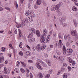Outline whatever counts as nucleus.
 I'll list each match as a JSON object with an SVG mask.
<instances>
[{
	"label": "nucleus",
	"instance_id": "obj_49",
	"mask_svg": "<svg viewBox=\"0 0 78 78\" xmlns=\"http://www.w3.org/2000/svg\"><path fill=\"white\" fill-rule=\"evenodd\" d=\"M30 72L29 71V70L28 69H26V74L27 75L28 73H29Z\"/></svg>",
	"mask_w": 78,
	"mask_h": 78
},
{
	"label": "nucleus",
	"instance_id": "obj_5",
	"mask_svg": "<svg viewBox=\"0 0 78 78\" xmlns=\"http://www.w3.org/2000/svg\"><path fill=\"white\" fill-rule=\"evenodd\" d=\"M10 71V68H9L7 69V68L5 67L4 68V73H5L6 74L8 73H9V71Z\"/></svg>",
	"mask_w": 78,
	"mask_h": 78
},
{
	"label": "nucleus",
	"instance_id": "obj_48",
	"mask_svg": "<svg viewBox=\"0 0 78 78\" xmlns=\"http://www.w3.org/2000/svg\"><path fill=\"white\" fill-rule=\"evenodd\" d=\"M19 47L20 48H22V43H20L19 44Z\"/></svg>",
	"mask_w": 78,
	"mask_h": 78
},
{
	"label": "nucleus",
	"instance_id": "obj_55",
	"mask_svg": "<svg viewBox=\"0 0 78 78\" xmlns=\"http://www.w3.org/2000/svg\"><path fill=\"white\" fill-rule=\"evenodd\" d=\"M5 9H7V10H8V11H10V8H9L8 7H5Z\"/></svg>",
	"mask_w": 78,
	"mask_h": 78
},
{
	"label": "nucleus",
	"instance_id": "obj_62",
	"mask_svg": "<svg viewBox=\"0 0 78 78\" xmlns=\"http://www.w3.org/2000/svg\"><path fill=\"white\" fill-rule=\"evenodd\" d=\"M63 4H62V3L61 2H60L59 3V5H59V6H62V5Z\"/></svg>",
	"mask_w": 78,
	"mask_h": 78
},
{
	"label": "nucleus",
	"instance_id": "obj_56",
	"mask_svg": "<svg viewBox=\"0 0 78 78\" xmlns=\"http://www.w3.org/2000/svg\"><path fill=\"white\" fill-rule=\"evenodd\" d=\"M63 53L64 55L66 54V50L63 51Z\"/></svg>",
	"mask_w": 78,
	"mask_h": 78
},
{
	"label": "nucleus",
	"instance_id": "obj_37",
	"mask_svg": "<svg viewBox=\"0 0 78 78\" xmlns=\"http://www.w3.org/2000/svg\"><path fill=\"white\" fill-rule=\"evenodd\" d=\"M50 77L49 74H47L45 76V78H48Z\"/></svg>",
	"mask_w": 78,
	"mask_h": 78
},
{
	"label": "nucleus",
	"instance_id": "obj_20",
	"mask_svg": "<svg viewBox=\"0 0 78 78\" xmlns=\"http://www.w3.org/2000/svg\"><path fill=\"white\" fill-rule=\"evenodd\" d=\"M68 52L69 53H72L73 52V50L72 49H67Z\"/></svg>",
	"mask_w": 78,
	"mask_h": 78
},
{
	"label": "nucleus",
	"instance_id": "obj_15",
	"mask_svg": "<svg viewBox=\"0 0 78 78\" xmlns=\"http://www.w3.org/2000/svg\"><path fill=\"white\" fill-rule=\"evenodd\" d=\"M33 36V33H30L29 35H28V38H31Z\"/></svg>",
	"mask_w": 78,
	"mask_h": 78
},
{
	"label": "nucleus",
	"instance_id": "obj_36",
	"mask_svg": "<svg viewBox=\"0 0 78 78\" xmlns=\"http://www.w3.org/2000/svg\"><path fill=\"white\" fill-rule=\"evenodd\" d=\"M15 7H16V9H17L18 8V5L17 4V2H15Z\"/></svg>",
	"mask_w": 78,
	"mask_h": 78
},
{
	"label": "nucleus",
	"instance_id": "obj_44",
	"mask_svg": "<svg viewBox=\"0 0 78 78\" xmlns=\"http://www.w3.org/2000/svg\"><path fill=\"white\" fill-rule=\"evenodd\" d=\"M65 67H62L61 68V70L62 72H64V70H65Z\"/></svg>",
	"mask_w": 78,
	"mask_h": 78
},
{
	"label": "nucleus",
	"instance_id": "obj_63",
	"mask_svg": "<svg viewBox=\"0 0 78 78\" xmlns=\"http://www.w3.org/2000/svg\"><path fill=\"white\" fill-rule=\"evenodd\" d=\"M14 32V33H15V34H17V29L15 30Z\"/></svg>",
	"mask_w": 78,
	"mask_h": 78
},
{
	"label": "nucleus",
	"instance_id": "obj_52",
	"mask_svg": "<svg viewBox=\"0 0 78 78\" xmlns=\"http://www.w3.org/2000/svg\"><path fill=\"white\" fill-rule=\"evenodd\" d=\"M28 62H30V63H31L32 64L33 63V60H29L28 61Z\"/></svg>",
	"mask_w": 78,
	"mask_h": 78
},
{
	"label": "nucleus",
	"instance_id": "obj_19",
	"mask_svg": "<svg viewBox=\"0 0 78 78\" xmlns=\"http://www.w3.org/2000/svg\"><path fill=\"white\" fill-rule=\"evenodd\" d=\"M58 35L59 39H61L62 38V35L61 34V33H58Z\"/></svg>",
	"mask_w": 78,
	"mask_h": 78
},
{
	"label": "nucleus",
	"instance_id": "obj_11",
	"mask_svg": "<svg viewBox=\"0 0 78 78\" xmlns=\"http://www.w3.org/2000/svg\"><path fill=\"white\" fill-rule=\"evenodd\" d=\"M68 61L70 62V63H72V62H73V60L72 58H70V57L68 58Z\"/></svg>",
	"mask_w": 78,
	"mask_h": 78
},
{
	"label": "nucleus",
	"instance_id": "obj_38",
	"mask_svg": "<svg viewBox=\"0 0 78 78\" xmlns=\"http://www.w3.org/2000/svg\"><path fill=\"white\" fill-rule=\"evenodd\" d=\"M20 70H21V72H22V73H25V69H23L21 68V69H20Z\"/></svg>",
	"mask_w": 78,
	"mask_h": 78
},
{
	"label": "nucleus",
	"instance_id": "obj_22",
	"mask_svg": "<svg viewBox=\"0 0 78 78\" xmlns=\"http://www.w3.org/2000/svg\"><path fill=\"white\" fill-rule=\"evenodd\" d=\"M31 53L30 52L27 51L26 52V55L27 56H31Z\"/></svg>",
	"mask_w": 78,
	"mask_h": 78
},
{
	"label": "nucleus",
	"instance_id": "obj_9",
	"mask_svg": "<svg viewBox=\"0 0 78 78\" xmlns=\"http://www.w3.org/2000/svg\"><path fill=\"white\" fill-rule=\"evenodd\" d=\"M45 38H41L40 41L43 45H44V44H45Z\"/></svg>",
	"mask_w": 78,
	"mask_h": 78
},
{
	"label": "nucleus",
	"instance_id": "obj_16",
	"mask_svg": "<svg viewBox=\"0 0 78 78\" xmlns=\"http://www.w3.org/2000/svg\"><path fill=\"white\" fill-rule=\"evenodd\" d=\"M35 41V38H31L29 40V41L30 42H34Z\"/></svg>",
	"mask_w": 78,
	"mask_h": 78
},
{
	"label": "nucleus",
	"instance_id": "obj_30",
	"mask_svg": "<svg viewBox=\"0 0 78 78\" xmlns=\"http://www.w3.org/2000/svg\"><path fill=\"white\" fill-rule=\"evenodd\" d=\"M50 38L48 37L46 39V43L48 44L50 42Z\"/></svg>",
	"mask_w": 78,
	"mask_h": 78
},
{
	"label": "nucleus",
	"instance_id": "obj_61",
	"mask_svg": "<svg viewBox=\"0 0 78 78\" xmlns=\"http://www.w3.org/2000/svg\"><path fill=\"white\" fill-rule=\"evenodd\" d=\"M63 65L64 66V67H67V64H66V63H64L63 64Z\"/></svg>",
	"mask_w": 78,
	"mask_h": 78
},
{
	"label": "nucleus",
	"instance_id": "obj_14",
	"mask_svg": "<svg viewBox=\"0 0 78 78\" xmlns=\"http://www.w3.org/2000/svg\"><path fill=\"white\" fill-rule=\"evenodd\" d=\"M72 10L74 11H78V9H77V8L75 6H73L72 8Z\"/></svg>",
	"mask_w": 78,
	"mask_h": 78
},
{
	"label": "nucleus",
	"instance_id": "obj_58",
	"mask_svg": "<svg viewBox=\"0 0 78 78\" xmlns=\"http://www.w3.org/2000/svg\"><path fill=\"white\" fill-rule=\"evenodd\" d=\"M28 7L29 9H31V5H30V3L28 4Z\"/></svg>",
	"mask_w": 78,
	"mask_h": 78
},
{
	"label": "nucleus",
	"instance_id": "obj_54",
	"mask_svg": "<svg viewBox=\"0 0 78 78\" xmlns=\"http://www.w3.org/2000/svg\"><path fill=\"white\" fill-rule=\"evenodd\" d=\"M25 21L26 23H28L29 22H28V19H26L25 20Z\"/></svg>",
	"mask_w": 78,
	"mask_h": 78
},
{
	"label": "nucleus",
	"instance_id": "obj_24",
	"mask_svg": "<svg viewBox=\"0 0 78 78\" xmlns=\"http://www.w3.org/2000/svg\"><path fill=\"white\" fill-rule=\"evenodd\" d=\"M68 76V75L67 73H65L64 74H63V78H67Z\"/></svg>",
	"mask_w": 78,
	"mask_h": 78
},
{
	"label": "nucleus",
	"instance_id": "obj_17",
	"mask_svg": "<svg viewBox=\"0 0 78 78\" xmlns=\"http://www.w3.org/2000/svg\"><path fill=\"white\" fill-rule=\"evenodd\" d=\"M20 62L22 64V66H23V67H26V66H27V64H25V63L24 62L21 61Z\"/></svg>",
	"mask_w": 78,
	"mask_h": 78
},
{
	"label": "nucleus",
	"instance_id": "obj_12",
	"mask_svg": "<svg viewBox=\"0 0 78 78\" xmlns=\"http://www.w3.org/2000/svg\"><path fill=\"white\" fill-rule=\"evenodd\" d=\"M42 3L41 0H37V1L36 4L37 5H40Z\"/></svg>",
	"mask_w": 78,
	"mask_h": 78
},
{
	"label": "nucleus",
	"instance_id": "obj_57",
	"mask_svg": "<svg viewBox=\"0 0 78 78\" xmlns=\"http://www.w3.org/2000/svg\"><path fill=\"white\" fill-rule=\"evenodd\" d=\"M19 54L21 56H23V52L22 51H20L19 53Z\"/></svg>",
	"mask_w": 78,
	"mask_h": 78
},
{
	"label": "nucleus",
	"instance_id": "obj_50",
	"mask_svg": "<svg viewBox=\"0 0 78 78\" xmlns=\"http://www.w3.org/2000/svg\"><path fill=\"white\" fill-rule=\"evenodd\" d=\"M75 64H76L75 63V61H73V63H72V65L73 66H75Z\"/></svg>",
	"mask_w": 78,
	"mask_h": 78
},
{
	"label": "nucleus",
	"instance_id": "obj_21",
	"mask_svg": "<svg viewBox=\"0 0 78 78\" xmlns=\"http://www.w3.org/2000/svg\"><path fill=\"white\" fill-rule=\"evenodd\" d=\"M47 30L45 29H44L43 30V34L44 35H46L47 34Z\"/></svg>",
	"mask_w": 78,
	"mask_h": 78
},
{
	"label": "nucleus",
	"instance_id": "obj_34",
	"mask_svg": "<svg viewBox=\"0 0 78 78\" xmlns=\"http://www.w3.org/2000/svg\"><path fill=\"white\" fill-rule=\"evenodd\" d=\"M74 23L75 26L76 27H78V26L77 25V23L75 21V20H74Z\"/></svg>",
	"mask_w": 78,
	"mask_h": 78
},
{
	"label": "nucleus",
	"instance_id": "obj_45",
	"mask_svg": "<svg viewBox=\"0 0 78 78\" xmlns=\"http://www.w3.org/2000/svg\"><path fill=\"white\" fill-rule=\"evenodd\" d=\"M44 55L45 58H47V57H48V55L46 53H44Z\"/></svg>",
	"mask_w": 78,
	"mask_h": 78
},
{
	"label": "nucleus",
	"instance_id": "obj_31",
	"mask_svg": "<svg viewBox=\"0 0 78 78\" xmlns=\"http://www.w3.org/2000/svg\"><path fill=\"white\" fill-rule=\"evenodd\" d=\"M51 11H54L56 10L55 9V7H51Z\"/></svg>",
	"mask_w": 78,
	"mask_h": 78
},
{
	"label": "nucleus",
	"instance_id": "obj_60",
	"mask_svg": "<svg viewBox=\"0 0 78 78\" xmlns=\"http://www.w3.org/2000/svg\"><path fill=\"white\" fill-rule=\"evenodd\" d=\"M56 53H57V55H61V53H60V52H59V51H57Z\"/></svg>",
	"mask_w": 78,
	"mask_h": 78
},
{
	"label": "nucleus",
	"instance_id": "obj_46",
	"mask_svg": "<svg viewBox=\"0 0 78 78\" xmlns=\"http://www.w3.org/2000/svg\"><path fill=\"white\" fill-rule=\"evenodd\" d=\"M0 59H1V60L2 61V62L4 61V57H2L0 58Z\"/></svg>",
	"mask_w": 78,
	"mask_h": 78
},
{
	"label": "nucleus",
	"instance_id": "obj_27",
	"mask_svg": "<svg viewBox=\"0 0 78 78\" xmlns=\"http://www.w3.org/2000/svg\"><path fill=\"white\" fill-rule=\"evenodd\" d=\"M25 14H26V15L27 16H30V11H29L28 10L26 12Z\"/></svg>",
	"mask_w": 78,
	"mask_h": 78
},
{
	"label": "nucleus",
	"instance_id": "obj_29",
	"mask_svg": "<svg viewBox=\"0 0 78 78\" xmlns=\"http://www.w3.org/2000/svg\"><path fill=\"white\" fill-rule=\"evenodd\" d=\"M66 19L64 17H63L62 18H61V20L60 21L61 22H64V21H65L66 20Z\"/></svg>",
	"mask_w": 78,
	"mask_h": 78
},
{
	"label": "nucleus",
	"instance_id": "obj_51",
	"mask_svg": "<svg viewBox=\"0 0 78 78\" xmlns=\"http://www.w3.org/2000/svg\"><path fill=\"white\" fill-rule=\"evenodd\" d=\"M63 51H64V50H66V46H63Z\"/></svg>",
	"mask_w": 78,
	"mask_h": 78
},
{
	"label": "nucleus",
	"instance_id": "obj_18",
	"mask_svg": "<svg viewBox=\"0 0 78 78\" xmlns=\"http://www.w3.org/2000/svg\"><path fill=\"white\" fill-rule=\"evenodd\" d=\"M46 62H47V63H48V66H50L51 65V62H50V61L48 60H46Z\"/></svg>",
	"mask_w": 78,
	"mask_h": 78
},
{
	"label": "nucleus",
	"instance_id": "obj_2",
	"mask_svg": "<svg viewBox=\"0 0 78 78\" xmlns=\"http://www.w3.org/2000/svg\"><path fill=\"white\" fill-rule=\"evenodd\" d=\"M59 42L58 43V42L57 41L56 42V43L55 44V45H56V46H58V47L59 48H61L62 47V45H63V43H62V40H60L59 41Z\"/></svg>",
	"mask_w": 78,
	"mask_h": 78
},
{
	"label": "nucleus",
	"instance_id": "obj_8",
	"mask_svg": "<svg viewBox=\"0 0 78 78\" xmlns=\"http://www.w3.org/2000/svg\"><path fill=\"white\" fill-rule=\"evenodd\" d=\"M37 61H38V62H39L40 63H41L42 64V66H43V67H47V65L45 64H44V62L41 60L38 59L37 60Z\"/></svg>",
	"mask_w": 78,
	"mask_h": 78
},
{
	"label": "nucleus",
	"instance_id": "obj_32",
	"mask_svg": "<svg viewBox=\"0 0 78 78\" xmlns=\"http://www.w3.org/2000/svg\"><path fill=\"white\" fill-rule=\"evenodd\" d=\"M46 47L45 45H43V46H41V50L43 51L45 49V48Z\"/></svg>",
	"mask_w": 78,
	"mask_h": 78
},
{
	"label": "nucleus",
	"instance_id": "obj_39",
	"mask_svg": "<svg viewBox=\"0 0 78 78\" xmlns=\"http://www.w3.org/2000/svg\"><path fill=\"white\" fill-rule=\"evenodd\" d=\"M53 36L54 37H56V32H53Z\"/></svg>",
	"mask_w": 78,
	"mask_h": 78
},
{
	"label": "nucleus",
	"instance_id": "obj_35",
	"mask_svg": "<svg viewBox=\"0 0 78 78\" xmlns=\"http://www.w3.org/2000/svg\"><path fill=\"white\" fill-rule=\"evenodd\" d=\"M19 32L20 34V37H22V32H21V31L19 29Z\"/></svg>",
	"mask_w": 78,
	"mask_h": 78
},
{
	"label": "nucleus",
	"instance_id": "obj_4",
	"mask_svg": "<svg viewBox=\"0 0 78 78\" xmlns=\"http://www.w3.org/2000/svg\"><path fill=\"white\" fill-rule=\"evenodd\" d=\"M55 9L56 10V11L57 12H59L60 11H61V10L60 9H59V7H60V6H59V5H57L55 6Z\"/></svg>",
	"mask_w": 78,
	"mask_h": 78
},
{
	"label": "nucleus",
	"instance_id": "obj_13",
	"mask_svg": "<svg viewBox=\"0 0 78 78\" xmlns=\"http://www.w3.org/2000/svg\"><path fill=\"white\" fill-rule=\"evenodd\" d=\"M37 50L38 51H41V46L40 45H37L36 47Z\"/></svg>",
	"mask_w": 78,
	"mask_h": 78
},
{
	"label": "nucleus",
	"instance_id": "obj_6",
	"mask_svg": "<svg viewBox=\"0 0 78 78\" xmlns=\"http://www.w3.org/2000/svg\"><path fill=\"white\" fill-rule=\"evenodd\" d=\"M56 59L58 61H64V58L62 56H58L57 57Z\"/></svg>",
	"mask_w": 78,
	"mask_h": 78
},
{
	"label": "nucleus",
	"instance_id": "obj_40",
	"mask_svg": "<svg viewBox=\"0 0 78 78\" xmlns=\"http://www.w3.org/2000/svg\"><path fill=\"white\" fill-rule=\"evenodd\" d=\"M68 71L70 72V71L71 70V69H72V68H71V67L70 66H68Z\"/></svg>",
	"mask_w": 78,
	"mask_h": 78
},
{
	"label": "nucleus",
	"instance_id": "obj_47",
	"mask_svg": "<svg viewBox=\"0 0 78 78\" xmlns=\"http://www.w3.org/2000/svg\"><path fill=\"white\" fill-rule=\"evenodd\" d=\"M67 39H68L69 40H70V36L69 34H68L67 35Z\"/></svg>",
	"mask_w": 78,
	"mask_h": 78
},
{
	"label": "nucleus",
	"instance_id": "obj_28",
	"mask_svg": "<svg viewBox=\"0 0 78 78\" xmlns=\"http://www.w3.org/2000/svg\"><path fill=\"white\" fill-rule=\"evenodd\" d=\"M38 77L40 78H43V75L41 73L39 74L38 75Z\"/></svg>",
	"mask_w": 78,
	"mask_h": 78
},
{
	"label": "nucleus",
	"instance_id": "obj_33",
	"mask_svg": "<svg viewBox=\"0 0 78 78\" xmlns=\"http://www.w3.org/2000/svg\"><path fill=\"white\" fill-rule=\"evenodd\" d=\"M33 18H34V17L33 18V17H30V18L29 19V21H30V22H33Z\"/></svg>",
	"mask_w": 78,
	"mask_h": 78
},
{
	"label": "nucleus",
	"instance_id": "obj_26",
	"mask_svg": "<svg viewBox=\"0 0 78 78\" xmlns=\"http://www.w3.org/2000/svg\"><path fill=\"white\" fill-rule=\"evenodd\" d=\"M15 71L16 72V73H19V69L17 68H15Z\"/></svg>",
	"mask_w": 78,
	"mask_h": 78
},
{
	"label": "nucleus",
	"instance_id": "obj_59",
	"mask_svg": "<svg viewBox=\"0 0 78 78\" xmlns=\"http://www.w3.org/2000/svg\"><path fill=\"white\" fill-rule=\"evenodd\" d=\"M30 78H33V74H32V73H30Z\"/></svg>",
	"mask_w": 78,
	"mask_h": 78
},
{
	"label": "nucleus",
	"instance_id": "obj_41",
	"mask_svg": "<svg viewBox=\"0 0 78 78\" xmlns=\"http://www.w3.org/2000/svg\"><path fill=\"white\" fill-rule=\"evenodd\" d=\"M20 63V62H17L16 63V66H17V67H19Z\"/></svg>",
	"mask_w": 78,
	"mask_h": 78
},
{
	"label": "nucleus",
	"instance_id": "obj_25",
	"mask_svg": "<svg viewBox=\"0 0 78 78\" xmlns=\"http://www.w3.org/2000/svg\"><path fill=\"white\" fill-rule=\"evenodd\" d=\"M16 27L18 28H21V27H22V25L21 24H18L16 25Z\"/></svg>",
	"mask_w": 78,
	"mask_h": 78
},
{
	"label": "nucleus",
	"instance_id": "obj_53",
	"mask_svg": "<svg viewBox=\"0 0 78 78\" xmlns=\"http://www.w3.org/2000/svg\"><path fill=\"white\" fill-rule=\"evenodd\" d=\"M52 72H53V71L52 70H50L49 71V73L50 74H51Z\"/></svg>",
	"mask_w": 78,
	"mask_h": 78
},
{
	"label": "nucleus",
	"instance_id": "obj_3",
	"mask_svg": "<svg viewBox=\"0 0 78 78\" xmlns=\"http://www.w3.org/2000/svg\"><path fill=\"white\" fill-rule=\"evenodd\" d=\"M71 34L72 36H73L78 37V35L76 33V30H72L71 31Z\"/></svg>",
	"mask_w": 78,
	"mask_h": 78
},
{
	"label": "nucleus",
	"instance_id": "obj_10",
	"mask_svg": "<svg viewBox=\"0 0 78 78\" xmlns=\"http://www.w3.org/2000/svg\"><path fill=\"white\" fill-rule=\"evenodd\" d=\"M30 17H34L35 16H34V13L33 12H30V14L29 15Z\"/></svg>",
	"mask_w": 78,
	"mask_h": 78
},
{
	"label": "nucleus",
	"instance_id": "obj_7",
	"mask_svg": "<svg viewBox=\"0 0 78 78\" xmlns=\"http://www.w3.org/2000/svg\"><path fill=\"white\" fill-rule=\"evenodd\" d=\"M36 66L37 67L38 69L40 70H42V67L41 66V64L39 63H36Z\"/></svg>",
	"mask_w": 78,
	"mask_h": 78
},
{
	"label": "nucleus",
	"instance_id": "obj_42",
	"mask_svg": "<svg viewBox=\"0 0 78 78\" xmlns=\"http://www.w3.org/2000/svg\"><path fill=\"white\" fill-rule=\"evenodd\" d=\"M66 45L67 47H69L70 46V43H69V42H67L66 44Z\"/></svg>",
	"mask_w": 78,
	"mask_h": 78
},
{
	"label": "nucleus",
	"instance_id": "obj_43",
	"mask_svg": "<svg viewBox=\"0 0 78 78\" xmlns=\"http://www.w3.org/2000/svg\"><path fill=\"white\" fill-rule=\"evenodd\" d=\"M64 39L65 40H67V34H66L65 35Z\"/></svg>",
	"mask_w": 78,
	"mask_h": 78
},
{
	"label": "nucleus",
	"instance_id": "obj_23",
	"mask_svg": "<svg viewBox=\"0 0 78 78\" xmlns=\"http://www.w3.org/2000/svg\"><path fill=\"white\" fill-rule=\"evenodd\" d=\"M21 24H22L23 26H25V21L23 20L22 21H21Z\"/></svg>",
	"mask_w": 78,
	"mask_h": 78
},
{
	"label": "nucleus",
	"instance_id": "obj_1",
	"mask_svg": "<svg viewBox=\"0 0 78 78\" xmlns=\"http://www.w3.org/2000/svg\"><path fill=\"white\" fill-rule=\"evenodd\" d=\"M31 30L33 32V33H34V34H35V33H36L37 36L38 37H39L40 36H41V33H40V32H39V31L38 30H37L36 31V30H35L33 28H31Z\"/></svg>",
	"mask_w": 78,
	"mask_h": 78
},
{
	"label": "nucleus",
	"instance_id": "obj_64",
	"mask_svg": "<svg viewBox=\"0 0 78 78\" xmlns=\"http://www.w3.org/2000/svg\"><path fill=\"white\" fill-rule=\"evenodd\" d=\"M9 47H10V48H12V44H9Z\"/></svg>",
	"mask_w": 78,
	"mask_h": 78
}]
</instances>
